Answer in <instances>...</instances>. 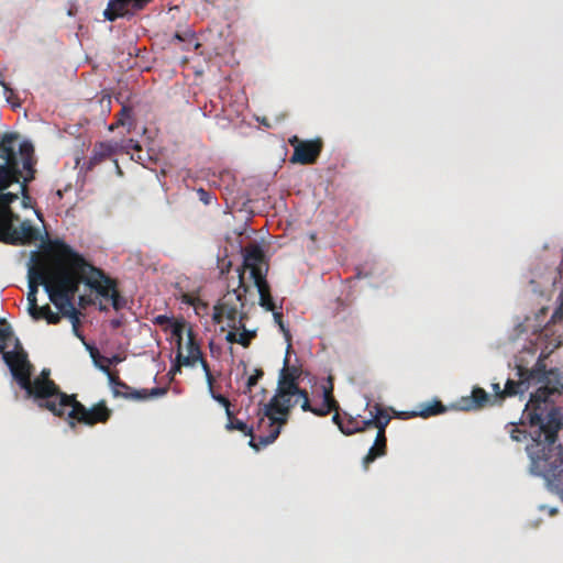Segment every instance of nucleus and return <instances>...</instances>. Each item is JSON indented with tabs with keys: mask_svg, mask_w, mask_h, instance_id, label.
<instances>
[{
	"mask_svg": "<svg viewBox=\"0 0 563 563\" xmlns=\"http://www.w3.org/2000/svg\"><path fill=\"white\" fill-rule=\"evenodd\" d=\"M19 154L22 161L23 170L25 172L23 180L19 183L22 194V205L24 208H30L32 198L29 195L27 184L35 178L36 172L34 168L36 159L34 157L33 144L29 141H23L22 143H20Z\"/></svg>",
	"mask_w": 563,
	"mask_h": 563,
	"instance_id": "nucleus-13",
	"label": "nucleus"
},
{
	"mask_svg": "<svg viewBox=\"0 0 563 563\" xmlns=\"http://www.w3.org/2000/svg\"><path fill=\"white\" fill-rule=\"evenodd\" d=\"M49 374H51L49 369L44 368V369L41 372L40 376H37L36 378L51 379V378H49Z\"/></svg>",
	"mask_w": 563,
	"mask_h": 563,
	"instance_id": "nucleus-41",
	"label": "nucleus"
},
{
	"mask_svg": "<svg viewBox=\"0 0 563 563\" xmlns=\"http://www.w3.org/2000/svg\"><path fill=\"white\" fill-rule=\"evenodd\" d=\"M212 398L225 408V413L228 415V410H231L230 409V407H231L230 400L225 396H223L221 394H214V393H212Z\"/></svg>",
	"mask_w": 563,
	"mask_h": 563,
	"instance_id": "nucleus-35",
	"label": "nucleus"
},
{
	"mask_svg": "<svg viewBox=\"0 0 563 563\" xmlns=\"http://www.w3.org/2000/svg\"><path fill=\"white\" fill-rule=\"evenodd\" d=\"M36 216H37V218H38L41 221H43V218H42L41 212L36 211Z\"/></svg>",
	"mask_w": 563,
	"mask_h": 563,
	"instance_id": "nucleus-45",
	"label": "nucleus"
},
{
	"mask_svg": "<svg viewBox=\"0 0 563 563\" xmlns=\"http://www.w3.org/2000/svg\"><path fill=\"white\" fill-rule=\"evenodd\" d=\"M178 336V351L176 356L177 364L173 366V372H180V366H194L197 362H200L205 371L210 390H212L213 376L210 372L208 362L202 357V352L199 344L195 340L192 331H188V341L186 346L187 355H184L181 352V336L180 334Z\"/></svg>",
	"mask_w": 563,
	"mask_h": 563,
	"instance_id": "nucleus-11",
	"label": "nucleus"
},
{
	"mask_svg": "<svg viewBox=\"0 0 563 563\" xmlns=\"http://www.w3.org/2000/svg\"><path fill=\"white\" fill-rule=\"evenodd\" d=\"M152 0H109L103 16L107 21L114 22L120 18L133 16L144 9Z\"/></svg>",
	"mask_w": 563,
	"mask_h": 563,
	"instance_id": "nucleus-14",
	"label": "nucleus"
},
{
	"mask_svg": "<svg viewBox=\"0 0 563 563\" xmlns=\"http://www.w3.org/2000/svg\"><path fill=\"white\" fill-rule=\"evenodd\" d=\"M322 389H323V391H322L323 401L320 406H312L309 400L308 393L306 391L305 399H303V401H301V405H300V407L303 411L312 412L313 415H316L318 417H325L331 411L339 410V408H340L339 402L335 400V398L333 396L332 380L329 379V385L323 386Z\"/></svg>",
	"mask_w": 563,
	"mask_h": 563,
	"instance_id": "nucleus-16",
	"label": "nucleus"
},
{
	"mask_svg": "<svg viewBox=\"0 0 563 563\" xmlns=\"http://www.w3.org/2000/svg\"><path fill=\"white\" fill-rule=\"evenodd\" d=\"M155 323L157 324H165V323H170L172 324V333L173 335H179L180 334V328L179 327H176V323L173 322L172 323V319L168 318L167 316H157L155 318Z\"/></svg>",
	"mask_w": 563,
	"mask_h": 563,
	"instance_id": "nucleus-33",
	"label": "nucleus"
},
{
	"mask_svg": "<svg viewBox=\"0 0 563 563\" xmlns=\"http://www.w3.org/2000/svg\"><path fill=\"white\" fill-rule=\"evenodd\" d=\"M0 352L2 357L4 358V354L11 353L8 350L10 345H13L12 350H15V340H19L14 336L11 325L5 321V319L0 320Z\"/></svg>",
	"mask_w": 563,
	"mask_h": 563,
	"instance_id": "nucleus-24",
	"label": "nucleus"
},
{
	"mask_svg": "<svg viewBox=\"0 0 563 563\" xmlns=\"http://www.w3.org/2000/svg\"><path fill=\"white\" fill-rule=\"evenodd\" d=\"M559 275H560V278L563 279V260H562V263L559 267Z\"/></svg>",
	"mask_w": 563,
	"mask_h": 563,
	"instance_id": "nucleus-42",
	"label": "nucleus"
},
{
	"mask_svg": "<svg viewBox=\"0 0 563 563\" xmlns=\"http://www.w3.org/2000/svg\"><path fill=\"white\" fill-rule=\"evenodd\" d=\"M289 144L294 147L289 162L301 165L314 164L323 147L320 139L301 141L296 135L289 139Z\"/></svg>",
	"mask_w": 563,
	"mask_h": 563,
	"instance_id": "nucleus-12",
	"label": "nucleus"
},
{
	"mask_svg": "<svg viewBox=\"0 0 563 563\" xmlns=\"http://www.w3.org/2000/svg\"><path fill=\"white\" fill-rule=\"evenodd\" d=\"M13 192L1 194L4 207L0 212V242L23 245L42 240L41 251H33L27 263V282L30 283H70V282H118L86 261L84 256L75 252L68 244L60 240H43L37 228L29 220L14 227L19 219L11 208V203L18 200Z\"/></svg>",
	"mask_w": 563,
	"mask_h": 563,
	"instance_id": "nucleus-2",
	"label": "nucleus"
},
{
	"mask_svg": "<svg viewBox=\"0 0 563 563\" xmlns=\"http://www.w3.org/2000/svg\"><path fill=\"white\" fill-rule=\"evenodd\" d=\"M249 284H238L232 290H228L213 306L212 320L214 323H221L224 319L229 328L235 327V321L240 317L247 318L244 311L246 305V294Z\"/></svg>",
	"mask_w": 563,
	"mask_h": 563,
	"instance_id": "nucleus-6",
	"label": "nucleus"
},
{
	"mask_svg": "<svg viewBox=\"0 0 563 563\" xmlns=\"http://www.w3.org/2000/svg\"><path fill=\"white\" fill-rule=\"evenodd\" d=\"M534 356L533 347L520 351L516 356L518 380L507 379L503 389L506 398L537 388L525 406L520 423L509 422L506 429L512 441L526 442L530 472L545 478L563 495V448L558 435L563 429V412L549 401L563 394L562 376L558 368L547 369L548 354L543 352L530 366Z\"/></svg>",
	"mask_w": 563,
	"mask_h": 563,
	"instance_id": "nucleus-1",
	"label": "nucleus"
},
{
	"mask_svg": "<svg viewBox=\"0 0 563 563\" xmlns=\"http://www.w3.org/2000/svg\"><path fill=\"white\" fill-rule=\"evenodd\" d=\"M273 316H274L275 322L278 324L280 331L283 332L286 341L288 342V344H290L291 334L289 332V329L284 323L283 313L275 310V311H273Z\"/></svg>",
	"mask_w": 563,
	"mask_h": 563,
	"instance_id": "nucleus-30",
	"label": "nucleus"
},
{
	"mask_svg": "<svg viewBox=\"0 0 563 563\" xmlns=\"http://www.w3.org/2000/svg\"><path fill=\"white\" fill-rule=\"evenodd\" d=\"M131 112H132L131 108L123 106L121 111L118 113V119H117L115 123L110 126V130L112 131L115 126H119V125H122V126L125 125L126 119H131Z\"/></svg>",
	"mask_w": 563,
	"mask_h": 563,
	"instance_id": "nucleus-31",
	"label": "nucleus"
},
{
	"mask_svg": "<svg viewBox=\"0 0 563 563\" xmlns=\"http://www.w3.org/2000/svg\"><path fill=\"white\" fill-rule=\"evenodd\" d=\"M118 151V144L112 142H98L93 145L91 156L84 163L82 169L92 170L97 165L110 158Z\"/></svg>",
	"mask_w": 563,
	"mask_h": 563,
	"instance_id": "nucleus-19",
	"label": "nucleus"
},
{
	"mask_svg": "<svg viewBox=\"0 0 563 563\" xmlns=\"http://www.w3.org/2000/svg\"><path fill=\"white\" fill-rule=\"evenodd\" d=\"M280 390L282 386L277 385L275 395L261 409L263 416L260 419L258 430L262 431L265 418H267V426L269 428L267 434L258 435L257 440H260L263 446L273 443L278 438L282 428L289 419L291 409L305 399V389H287L284 390V394Z\"/></svg>",
	"mask_w": 563,
	"mask_h": 563,
	"instance_id": "nucleus-4",
	"label": "nucleus"
},
{
	"mask_svg": "<svg viewBox=\"0 0 563 563\" xmlns=\"http://www.w3.org/2000/svg\"><path fill=\"white\" fill-rule=\"evenodd\" d=\"M242 272H239V282H244V274L249 272L253 282H267L266 274L268 263L262 247L257 244H250L243 249Z\"/></svg>",
	"mask_w": 563,
	"mask_h": 563,
	"instance_id": "nucleus-10",
	"label": "nucleus"
},
{
	"mask_svg": "<svg viewBox=\"0 0 563 563\" xmlns=\"http://www.w3.org/2000/svg\"><path fill=\"white\" fill-rule=\"evenodd\" d=\"M238 330H230L227 335H225V340L227 342L229 343H238V340H239V333H236Z\"/></svg>",
	"mask_w": 563,
	"mask_h": 563,
	"instance_id": "nucleus-37",
	"label": "nucleus"
},
{
	"mask_svg": "<svg viewBox=\"0 0 563 563\" xmlns=\"http://www.w3.org/2000/svg\"><path fill=\"white\" fill-rule=\"evenodd\" d=\"M133 148H134V150L140 151V150H141V146H140L137 143H135V144L133 145Z\"/></svg>",
	"mask_w": 563,
	"mask_h": 563,
	"instance_id": "nucleus-43",
	"label": "nucleus"
},
{
	"mask_svg": "<svg viewBox=\"0 0 563 563\" xmlns=\"http://www.w3.org/2000/svg\"><path fill=\"white\" fill-rule=\"evenodd\" d=\"M446 411L445 406L438 399L432 400L431 402H423L419 405L418 411H412L410 413H407V418L412 417H421V418H429L432 416L441 415ZM401 415H406V412H402Z\"/></svg>",
	"mask_w": 563,
	"mask_h": 563,
	"instance_id": "nucleus-22",
	"label": "nucleus"
},
{
	"mask_svg": "<svg viewBox=\"0 0 563 563\" xmlns=\"http://www.w3.org/2000/svg\"><path fill=\"white\" fill-rule=\"evenodd\" d=\"M247 318H244V316L240 317L239 321H235V327L231 328L232 330H241L239 333V340L238 343L241 344L243 347H249L251 344V341L253 338H255L256 333L255 331H249L245 327V320Z\"/></svg>",
	"mask_w": 563,
	"mask_h": 563,
	"instance_id": "nucleus-26",
	"label": "nucleus"
},
{
	"mask_svg": "<svg viewBox=\"0 0 563 563\" xmlns=\"http://www.w3.org/2000/svg\"><path fill=\"white\" fill-rule=\"evenodd\" d=\"M332 421L340 428V424H343L344 422H342L341 420V417L338 412V410L335 411V413L333 415L332 417Z\"/></svg>",
	"mask_w": 563,
	"mask_h": 563,
	"instance_id": "nucleus-39",
	"label": "nucleus"
},
{
	"mask_svg": "<svg viewBox=\"0 0 563 563\" xmlns=\"http://www.w3.org/2000/svg\"><path fill=\"white\" fill-rule=\"evenodd\" d=\"M122 320L121 319H112L110 324L113 329H119L121 325H122Z\"/></svg>",
	"mask_w": 563,
	"mask_h": 563,
	"instance_id": "nucleus-40",
	"label": "nucleus"
},
{
	"mask_svg": "<svg viewBox=\"0 0 563 563\" xmlns=\"http://www.w3.org/2000/svg\"><path fill=\"white\" fill-rule=\"evenodd\" d=\"M197 195H198L199 200L206 206L210 205L212 202V200L216 199V197L210 191H208L203 188H198Z\"/></svg>",
	"mask_w": 563,
	"mask_h": 563,
	"instance_id": "nucleus-34",
	"label": "nucleus"
},
{
	"mask_svg": "<svg viewBox=\"0 0 563 563\" xmlns=\"http://www.w3.org/2000/svg\"><path fill=\"white\" fill-rule=\"evenodd\" d=\"M2 87L4 88V95L7 97V101L12 104V107H20L19 99L13 89H11L4 81H0Z\"/></svg>",
	"mask_w": 563,
	"mask_h": 563,
	"instance_id": "nucleus-32",
	"label": "nucleus"
},
{
	"mask_svg": "<svg viewBox=\"0 0 563 563\" xmlns=\"http://www.w3.org/2000/svg\"><path fill=\"white\" fill-rule=\"evenodd\" d=\"M4 362L20 387L25 390L27 397L34 398L40 408L46 409L59 418H63L66 415V409L70 408L67 412L70 428L74 429L76 423L86 426L106 423L110 419L112 411L107 407L104 400L87 408L77 400L75 394L68 395L62 391L54 380L44 378L32 380V365L19 340H15V350L4 354Z\"/></svg>",
	"mask_w": 563,
	"mask_h": 563,
	"instance_id": "nucleus-3",
	"label": "nucleus"
},
{
	"mask_svg": "<svg viewBox=\"0 0 563 563\" xmlns=\"http://www.w3.org/2000/svg\"><path fill=\"white\" fill-rule=\"evenodd\" d=\"M492 388H493L496 399H499V400L505 399V396H503V389L500 388V385L498 383H494L492 385Z\"/></svg>",
	"mask_w": 563,
	"mask_h": 563,
	"instance_id": "nucleus-38",
	"label": "nucleus"
},
{
	"mask_svg": "<svg viewBox=\"0 0 563 563\" xmlns=\"http://www.w3.org/2000/svg\"><path fill=\"white\" fill-rule=\"evenodd\" d=\"M11 136H7L0 146V158L4 159L0 164V194L8 189L12 184H19L23 178V168H20V163L16 155V150L9 146Z\"/></svg>",
	"mask_w": 563,
	"mask_h": 563,
	"instance_id": "nucleus-9",
	"label": "nucleus"
},
{
	"mask_svg": "<svg viewBox=\"0 0 563 563\" xmlns=\"http://www.w3.org/2000/svg\"><path fill=\"white\" fill-rule=\"evenodd\" d=\"M114 395L123 396L126 399L133 400H146L151 397H159L167 393L166 387H154L152 389H134L130 387L126 383L121 382L117 383V387L114 389Z\"/></svg>",
	"mask_w": 563,
	"mask_h": 563,
	"instance_id": "nucleus-17",
	"label": "nucleus"
},
{
	"mask_svg": "<svg viewBox=\"0 0 563 563\" xmlns=\"http://www.w3.org/2000/svg\"><path fill=\"white\" fill-rule=\"evenodd\" d=\"M365 420H360L357 418L350 417L347 421L343 424H340V430L344 434H353L355 432L363 431L368 429L367 426H364Z\"/></svg>",
	"mask_w": 563,
	"mask_h": 563,
	"instance_id": "nucleus-27",
	"label": "nucleus"
},
{
	"mask_svg": "<svg viewBox=\"0 0 563 563\" xmlns=\"http://www.w3.org/2000/svg\"><path fill=\"white\" fill-rule=\"evenodd\" d=\"M27 310L30 316L34 320H46L49 324H57L63 317L59 311L54 312L48 303L43 306H38L36 294L38 291V287L43 286V284H27Z\"/></svg>",
	"mask_w": 563,
	"mask_h": 563,
	"instance_id": "nucleus-15",
	"label": "nucleus"
},
{
	"mask_svg": "<svg viewBox=\"0 0 563 563\" xmlns=\"http://www.w3.org/2000/svg\"><path fill=\"white\" fill-rule=\"evenodd\" d=\"M264 376V372L262 368H255L254 373L247 378L245 384L244 394H249L252 391V388L257 385L258 380Z\"/></svg>",
	"mask_w": 563,
	"mask_h": 563,
	"instance_id": "nucleus-29",
	"label": "nucleus"
},
{
	"mask_svg": "<svg viewBox=\"0 0 563 563\" xmlns=\"http://www.w3.org/2000/svg\"><path fill=\"white\" fill-rule=\"evenodd\" d=\"M176 296L179 297L184 303L195 308L199 306L206 307V303L200 299L198 292H187L179 288Z\"/></svg>",
	"mask_w": 563,
	"mask_h": 563,
	"instance_id": "nucleus-28",
	"label": "nucleus"
},
{
	"mask_svg": "<svg viewBox=\"0 0 563 563\" xmlns=\"http://www.w3.org/2000/svg\"><path fill=\"white\" fill-rule=\"evenodd\" d=\"M371 418L364 421V426L368 428L375 427L377 434L374 444L369 448L367 454L363 457V466L365 470L368 468L369 464L376 459L386 455L387 453V438L386 427L390 422V416L387 413L380 405L376 404L369 411Z\"/></svg>",
	"mask_w": 563,
	"mask_h": 563,
	"instance_id": "nucleus-8",
	"label": "nucleus"
},
{
	"mask_svg": "<svg viewBox=\"0 0 563 563\" xmlns=\"http://www.w3.org/2000/svg\"><path fill=\"white\" fill-rule=\"evenodd\" d=\"M549 312V308L542 307L534 316L536 324H532V332H544V335H548V332L550 331V323H556V322H563V289L560 295V306L553 311L551 319L549 322H547L544 325L542 324L544 318L547 317Z\"/></svg>",
	"mask_w": 563,
	"mask_h": 563,
	"instance_id": "nucleus-20",
	"label": "nucleus"
},
{
	"mask_svg": "<svg viewBox=\"0 0 563 563\" xmlns=\"http://www.w3.org/2000/svg\"><path fill=\"white\" fill-rule=\"evenodd\" d=\"M100 368H101L102 371H104L106 373H108L109 382H110V384L112 385V388H113V390H114V389H115V387H117V383H121V382H122V380L120 379L119 375H118V374H115V373H111L107 366H101Z\"/></svg>",
	"mask_w": 563,
	"mask_h": 563,
	"instance_id": "nucleus-36",
	"label": "nucleus"
},
{
	"mask_svg": "<svg viewBox=\"0 0 563 563\" xmlns=\"http://www.w3.org/2000/svg\"><path fill=\"white\" fill-rule=\"evenodd\" d=\"M175 38H177V40H179V41H181V40H183L179 33H176V34H175Z\"/></svg>",
	"mask_w": 563,
	"mask_h": 563,
	"instance_id": "nucleus-44",
	"label": "nucleus"
},
{
	"mask_svg": "<svg viewBox=\"0 0 563 563\" xmlns=\"http://www.w3.org/2000/svg\"><path fill=\"white\" fill-rule=\"evenodd\" d=\"M290 349H291V344H288L287 354L284 360V366L279 372L278 382H277V385L282 386V390H280L282 394H284L285 387H286L285 390L301 389L298 384V380L301 375V369L295 365H292V366L289 365L288 354H289Z\"/></svg>",
	"mask_w": 563,
	"mask_h": 563,
	"instance_id": "nucleus-18",
	"label": "nucleus"
},
{
	"mask_svg": "<svg viewBox=\"0 0 563 563\" xmlns=\"http://www.w3.org/2000/svg\"><path fill=\"white\" fill-rule=\"evenodd\" d=\"M85 292L78 296V306L81 309L90 305H99L100 310L106 309L103 300L110 301L118 311L126 307L128 300L121 296L118 284H84Z\"/></svg>",
	"mask_w": 563,
	"mask_h": 563,
	"instance_id": "nucleus-7",
	"label": "nucleus"
},
{
	"mask_svg": "<svg viewBox=\"0 0 563 563\" xmlns=\"http://www.w3.org/2000/svg\"><path fill=\"white\" fill-rule=\"evenodd\" d=\"M228 422L225 424V429L228 431H240L242 432L244 435L246 437H251V440H250V445L252 448H254L255 450H260L261 449V443H256L255 442V439L253 437V428L247 426L244 421L238 419L234 417L233 412L231 410H228Z\"/></svg>",
	"mask_w": 563,
	"mask_h": 563,
	"instance_id": "nucleus-21",
	"label": "nucleus"
},
{
	"mask_svg": "<svg viewBox=\"0 0 563 563\" xmlns=\"http://www.w3.org/2000/svg\"><path fill=\"white\" fill-rule=\"evenodd\" d=\"M260 294V305L268 311H275L276 305L271 294V284H254Z\"/></svg>",
	"mask_w": 563,
	"mask_h": 563,
	"instance_id": "nucleus-25",
	"label": "nucleus"
},
{
	"mask_svg": "<svg viewBox=\"0 0 563 563\" xmlns=\"http://www.w3.org/2000/svg\"><path fill=\"white\" fill-rule=\"evenodd\" d=\"M80 284H43L49 301L57 308L63 317L69 319L74 334L84 339L80 327V312L75 307V299Z\"/></svg>",
	"mask_w": 563,
	"mask_h": 563,
	"instance_id": "nucleus-5",
	"label": "nucleus"
},
{
	"mask_svg": "<svg viewBox=\"0 0 563 563\" xmlns=\"http://www.w3.org/2000/svg\"><path fill=\"white\" fill-rule=\"evenodd\" d=\"M490 402V397L485 389L481 387H474L472 390L471 398L462 399V408L465 410L479 409Z\"/></svg>",
	"mask_w": 563,
	"mask_h": 563,
	"instance_id": "nucleus-23",
	"label": "nucleus"
}]
</instances>
